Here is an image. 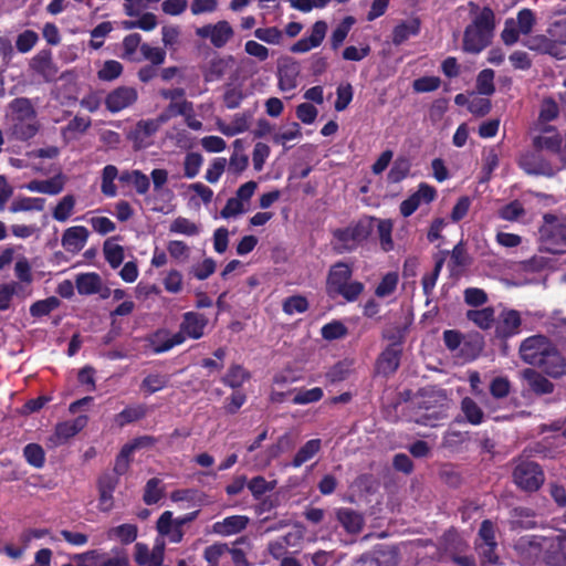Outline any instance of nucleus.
<instances>
[{
    "label": "nucleus",
    "mask_w": 566,
    "mask_h": 566,
    "mask_svg": "<svg viewBox=\"0 0 566 566\" xmlns=\"http://www.w3.org/2000/svg\"><path fill=\"white\" fill-rule=\"evenodd\" d=\"M356 566H397V560L392 553H380L377 556L363 557Z\"/></svg>",
    "instance_id": "nucleus-62"
},
{
    "label": "nucleus",
    "mask_w": 566,
    "mask_h": 566,
    "mask_svg": "<svg viewBox=\"0 0 566 566\" xmlns=\"http://www.w3.org/2000/svg\"><path fill=\"white\" fill-rule=\"evenodd\" d=\"M324 396L322 388L295 389L292 402L294 405H307L319 401Z\"/></svg>",
    "instance_id": "nucleus-54"
},
{
    "label": "nucleus",
    "mask_w": 566,
    "mask_h": 566,
    "mask_svg": "<svg viewBox=\"0 0 566 566\" xmlns=\"http://www.w3.org/2000/svg\"><path fill=\"white\" fill-rule=\"evenodd\" d=\"M148 343L154 353L160 354L181 345L182 336L168 329H158L148 337Z\"/></svg>",
    "instance_id": "nucleus-24"
},
{
    "label": "nucleus",
    "mask_w": 566,
    "mask_h": 566,
    "mask_svg": "<svg viewBox=\"0 0 566 566\" xmlns=\"http://www.w3.org/2000/svg\"><path fill=\"white\" fill-rule=\"evenodd\" d=\"M21 292V285L18 282L0 284V311L8 310L12 297L19 295Z\"/></svg>",
    "instance_id": "nucleus-60"
},
{
    "label": "nucleus",
    "mask_w": 566,
    "mask_h": 566,
    "mask_svg": "<svg viewBox=\"0 0 566 566\" xmlns=\"http://www.w3.org/2000/svg\"><path fill=\"white\" fill-rule=\"evenodd\" d=\"M548 537L525 535L520 537L514 544V549L520 563L525 566H539L546 564V553L548 552Z\"/></svg>",
    "instance_id": "nucleus-4"
},
{
    "label": "nucleus",
    "mask_w": 566,
    "mask_h": 566,
    "mask_svg": "<svg viewBox=\"0 0 566 566\" xmlns=\"http://www.w3.org/2000/svg\"><path fill=\"white\" fill-rule=\"evenodd\" d=\"M327 31L325 21H316L310 32V35L302 38L291 46L293 53H305L321 45Z\"/></svg>",
    "instance_id": "nucleus-23"
},
{
    "label": "nucleus",
    "mask_w": 566,
    "mask_h": 566,
    "mask_svg": "<svg viewBox=\"0 0 566 566\" xmlns=\"http://www.w3.org/2000/svg\"><path fill=\"white\" fill-rule=\"evenodd\" d=\"M555 19L549 23L546 32L554 36L557 45H566V7L554 11Z\"/></svg>",
    "instance_id": "nucleus-33"
},
{
    "label": "nucleus",
    "mask_w": 566,
    "mask_h": 566,
    "mask_svg": "<svg viewBox=\"0 0 566 566\" xmlns=\"http://www.w3.org/2000/svg\"><path fill=\"white\" fill-rule=\"evenodd\" d=\"M352 276V269L345 263L335 264L328 274L327 290L331 294H335L344 286Z\"/></svg>",
    "instance_id": "nucleus-31"
},
{
    "label": "nucleus",
    "mask_w": 566,
    "mask_h": 566,
    "mask_svg": "<svg viewBox=\"0 0 566 566\" xmlns=\"http://www.w3.org/2000/svg\"><path fill=\"white\" fill-rule=\"evenodd\" d=\"M535 14L531 9H522L516 19H507L501 33V39L506 45L515 44L521 34H528L535 25Z\"/></svg>",
    "instance_id": "nucleus-5"
},
{
    "label": "nucleus",
    "mask_w": 566,
    "mask_h": 566,
    "mask_svg": "<svg viewBox=\"0 0 566 566\" xmlns=\"http://www.w3.org/2000/svg\"><path fill=\"white\" fill-rule=\"evenodd\" d=\"M251 374L241 365L233 364L222 377V382L233 390L240 389L249 379Z\"/></svg>",
    "instance_id": "nucleus-37"
},
{
    "label": "nucleus",
    "mask_w": 566,
    "mask_h": 566,
    "mask_svg": "<svg viewBox=\"0 0 566 566\" xmlns=\"http://www.w3.org/2000/svg\"><path fill=\"white\" fill-rule=\"evenodd\" d=\"M467 317L480 328L488 329L494 322V311L490 307L471 310L467 313Z\"/></svg>",
    "instance_id": "nucleus-51"
},
{
    "label": "nucleus",
    "mask_w": 566,
    "mask_h": 566,
    "mask_svg": "<svg viewBox=\"0 0 566 566\" xmlns=\"http://www.w3.org/2000/svg\"><path fill=\"white\" fill-rule=\"evenodd\" d=\"M520 325V313L517 311L510 310L501 314L496 329L501 336L509 337L518 332Z\"/></svg>",
    "instance_id": "nucleus-35"
},
{
    "label": "nucleus",
    "mask_w": 566,
    "mask_h": 566,
    "mask_svg": "<svg viewBox=\"0 0 566 566\" xmlns=\"http://www.w3.org/2000/svg\"><path fill=\"white\" fill-rule=\"evenodd\" d=\"M336 516L342 526L348 532V533H359L361 531L364 520L363 516L350 510V509H338L336 511Z\"/></svg>",
    "instance_id": "nucleus-39"
},
{
    "label": "nucleus",
    "mask_w": 566,
    "mask_h": 566,
    "mask_svg": "<svg viewBox=\"0 0 566 566\" xmlns=\"http://www.w3.org/2000/svg\"><path fill=\"white\" fill-rule=\"evenodd\" d=\"M123 72V65L115 60L105 61L97 72V77L101 81H114L120 76Z\"/></svg>",
    "instance_id": "nucleus-61"
},
{
    "label": "nucleus",
    "mask_w": 566,
    "mask_h": 566,
    "mask_svg": "<svg viewBox=\"0 0 566 566\" xmlns=\"http://www.w3.org/2000/svg\"><path fill=\"white\" fill-rule=\"evenodd\" d=\"M90 231L84 226H72L66 228L61 237L62 248L71 254H77L86 245Z\"/></svg>",
    "instance_id": "nucleus-18"
},
{
    "label": "nucleus",
    "mask_w": 566,
    "mask_h": 566,
    "mask_svg": "<svg viewBox=\"0 0 566 566\" xmlns=\"http://www.w3.org/2000/svg\"><path fill=\"white\" fill-rule=\"evenodd\" d=\"M157 538L165 542L167 538L170 543H180L184 537V531L179 527L178 522L172 515V512L165 511L156 522Z\"/></svg>",
    "instance_id": "nucleus-21"
},
{
    "label": "nucleus",
    "mask_w": 566,
    "mask_h": 566,
    "mask_svg": "<svg viewBox=\"0 0 566 566\" xmlns=\"http://www.w3.org/2000/svg\"><path fill=\"white\" fill-rule=\"evenodd\" d=\"M137 526L134 524H122L108 531V537L115 538L123 544L133 543L137 537Z\"/></svg>",
    "instance_id": "nucleus-50"
},
{
    "label": "nucleus",
    "mask_w": 566,
    "mask_h": 566,
    "mask_svg": "<svg viewBox=\"0 0 566 566\" xmlns=\"http://www.w3.org/2000/svg\"><path fill=\"white\" fill-rule=\"evenodd\" d=\"M553 344L543 335H535L524 339L520 346L521 358L530 365L542 363L552 350Z\"/></svg>",
    "instance_id": "nucleus-7"
},
{
    "label": "nucleus",
    "mask_w": 566,
    "mask_h": 566,
    "mask_svg": "<svg viewBox=\"0 0 566 566\" xmlns=\"http://www.w3.org/2000/svg\"><path fill=\"white\" fill-rule=\"evenodd\" d=\"M494 525L491 521L485 520L482 522L479 530V535L475 541V548L483 559L490 564L497 562V555L494 553L496 548Z\"/></svg>",
    "instance_id": "nucleus-8"
},
{
    "label": "nucleus",
    "mask_w": 566,
    "mask_h": 566,
    "mask_svg": "<svg viewBox=\"0 0 566 566\" xmlns=\"http://www.w3.org/2000/svg\"><path fill=\"white\" fill-rule=\"evenodd\" d=\"M537 149H545L559 155L566 161V134L563 137L555 128L546 127L533 140Z\"/></svg>",
    "instance_id": "nucleus-15"
},
{
    "label": "nucleus",
    "mask_w": 566,
    "mask_h": 566,
    "mask_svg": "<svg viewBox=\"0 0 566 566\" xmlns=\"http://www.w3.org/2000/svg\"><path fill=\"white\" fill-rule=\"evenodd\" d=\"M400 360V349L397 345H391L386 348L380 355L377 364L378 371L388 375L394 373Z\"/></svg>",
    "instance_id": "nucleus-36"
},
{
    "label": "nucleus",
    "mask_w": 566,
    "mask_h": 566,
    "mask_svg": "<svg viewBox=\"0 0 566 566\" xmlns=\"http://www.w3.org/2000/svg\"><path fill=\"white\" fill-rule=\"evenodd\" d=\"M522 379L537 395L551 394L554 389V385L547 378L531 368L523 370Z\"/></svg>",
    "instance_id": "nucleus-29"
},
{
    "label": "nucleus",
    "mask_w": 566,
    "mask_h": 566,
    "mask_svg": "<svg viewBox=\"0 0 566 566\" xmlns=\"http://www.w3.org/2000/svg\"><path fill=\"white\" fill-rule=\"evenodd\" d=\"M234 67V59L232 56L214 59L209 63L206 71L207 81H217L229 73Z\"/></svg>",
    "instance_id": "nucleus-40"
},
{
    "label": "nucleus",
    "mask_w": 566,
    "mask_h": 566,
    "mask_svg": "<svg viewBox=\"0 0 566 566\" xmlns=\"http://www.w3.org/2000/svg\"><path fill=\"white\" fill-rule=\"evenodd\" d=\"M146 413V409L142 405L137 406H129L126 407L123 411H120L116 418L115 421L119 427H124L127 423H130L133 421H136L140 418H143Z\"/></svg>",
    "instance_id": "nucleus-56"
},
{
    "label": "nucleus",
    "mask_w": 566,
    "mask_h": 566,
    "mask_svg": "<svg viewBox=\"0 0 566 566\" xmlns=\"http://www.w3.org/2000/svg\"><path fill=\"white\" fill-rule=\"evenodd\" d=\"M203 164V157L199 153H188L184 159V175L188 179L195 178Z\"/></svg>",
    "instance_id": "nucleus-59"
},
{
    "label": "nucleus",
    "mask_w": 566,
    "mask_h": 566,
    "mask_svg": "<svg viewBox=\"0 0 566 566\" xmlns=\"http://www.w3.org/2000/svg\"><path fill=\"white\" fill-rule=\"evenodd\" d=\"M276 486V481H268L263 476H255L248 483V489L255 500L261 499L265 493L271 492Z\"/></svg>",
    "instance_id": "nucleus-57"
},
{
    "label": "nucleus",
    "mask_w": 566,
    "mask_h": 566,
    "mask_svg": "<svg viewBox=\"0 0 566 566\" xmlns=\"http://www.w3.org/2000/svg\"><path fill=\"white\" fill-rule=\"evenodd\" d=\"M420 23L417 19H409L396 25L392 33V42L397 45L403 43L409 38L418 34Z\"/></svg>",
    "instance_id": "nucleus-43"
},
{
    "label": "nucleus",
    "mask_w": 566,
    "mask_h": 566,
    "mask_svg": "<svg viewBox=\"0 0 566 566\" xmlns=\"http://www.w3.org/2000/svg\"><path fill=\"white\" fill-rule=\"evenodd\" d=\"M45 200L39 197H18L15 198L11 206V212H21V211H41L44 209Z\"/></svg>",
    "instance_id": "nucleus-47"
},
{
    "label": "nucleus",
    "mask_w": 566,
    "mask_h": 566,
    "mask_svg": "<svg viewBox=\"0 0 566 566\" xmlns=\"http://www.w3.org/2000/svg\"><path fill=\"white\" fill-rule=\"evenodd\" d=\"M14 274L19 280L18 283L21 285V291L23 290V285H30L32 283V268L29 260L25 256H19L17 259L14 265Z\"/></svg>",
    "instance_id": "nucleus-53"
},
{
    "label": "nucleus",
    "mask_w": 566,
    "mask_h": 566,
    "mask_svg": "<svg viewBox=\"0 0 566 566\" xmlns=\"http://www.w3.org/2000/svg\"><path fill=\"white\" fill-rule=\"evenodd\" d=\"M87 424V417L80 416L73 420L59 422L54 432L48 438V447L56 448L65 444L71 438L75 437Z\"/></svg>",
    "instance_id": "nucleus-9"
},
{
    "label": "nucleus",
    "mask_w": 566,
    "mask_h": 566,
    "mask_svg": "<svg viewBox=\"0 0 566 566\" xmlns=\"http://www.w3.org/2000/svg\"><path fill=\"white\" fill-rule=\"evenodd\" d=\"M76 197L67 193L59 199L56 205L52 208V218L57 222H66L75 213Z\"/></svg>",
    "instance_id": "nucleus-32"
},
{
    "label": "nucleus",
    "mask_w": 566,
    "mask_h": 566,
    "mask_svg": "<svg viewBox=\"0 0 566 566\" xmlns=\"http://www.w3.org/2000/svg\"><path fill=\"white\" fill-rule=\"evenodd\" d=\"M254 36L270 45H281L284 40V33L276 27L258 28Z\"/></svg>",
    "instance_id": "nucleus-52"
},
{
    "label": "nucleus",
    "mask_w": 566,
    "mask_h": 566,
    "mask_svg": "<svg viewBox=\"0 0 566 566\" xmlns=\"http://www.w3.org/2000/svg\"><path fill=\"white\" fill-rule=\"evenodd\" d=\"M23 455L29 464L34 468H42L45 462V454L40 444L29 443L23 449Z\"/></svg>",
    "instance_id": "nucleus-58"
},
{
    "label": "nucleus",
    "mask_w": 566,
    "mask_h": 566,
    "mask_svg": "<svg viewBox=\"0 0 566 566\" xmlns=\"http://www.w3.org/2000/svg\"><path fill=\"white\" fill-rule=\"evenodd\" d=\"M208 324V318L197 312H187L182 316L179 331L176 334L182 336V343L187 337L199 339L205 334V328Z\"/></svg>",
    "instance_id": "nucleus-17"
},
{
    "label": "nucleus",
    "mask_w": 566,
    "mask_h": 566,
    "mask_svg": "<svg viewBox=\"0 0 566 566\" xmlns=\"http://www.w3.org/2000/svg\"><path fill=\"white\" fill-rule=\"evenodd\" d=\"M171 234L197 237L201 233V224L186 217H177L169 223Z\"/></svg>",
    "instance_id": "nucleus-34"
},
{
    "label": "nucleus",
    "mask_w": 566,
    "mask_h": 566,
    "mask_svg": "<svg viewBox=\"0 0 566 566\" xmlns=\"http://www.w3.org/2000/svg\"><path fill=\"white\" fill-rule=\"evenodd\" d=\"M418 406L419 412L416 417V422L436 427L441 420L447 418L449 399L442 390L426 389L420 395Z\"/></svg>",
    "instance_id": "nucleus-2"
},
{
    "label": "nucleus",
    "mask_w": 566,
    "mask_h": 566,
    "mask_svg": "<svg viewBox=\"0 0 566 566\" xmlns=\"http://www.w3.org/2000/svg\"><path fill=\"white\" fill-rule=\"evenodd\" d=\"M91 126V119L88 117L76 116L66 125L63 129V135L66 138H75L87 130Z\"/></svg>",
    "instance_id": "nucleus-63"
},
{
    "label": "nucleus",
    "mask_w": 566,
    "mask_h": 566,
    "mask_svg": "<svg viewBox=\"0 0 566 566\" xmlns=\"http://www.w3.org/2000/svg\"><path fill=\"white\" fill-rule=\"evenodd\" d=\"M153 443V439L149 437H140L132 441L130 443L125 444L115 462V471L117 474H123L126 472L129 465L130 455L135 450L148 447Z\"/></svg>",
    "instance_id": "nucleus-28"
},
{
    "label": "nucleus",
    "mask_w": 566,
    "mask_h": 566,
    "mask_svg": "<svg viewBox=\"0 0 566 566\" xmlns=\"http://www.w3.org/2000/svg\"><path fill=\"white\" fill-rule=\"evenodd\" d=\"M301 82V65L291 57L279 61L277 86L281 92L289 93L296 90Z\"/></svg>",
    "instance_id": "nucleus-10"
},
{
    "label": "nucleus",
    "mask_w": 566,
    "mask_h": 566,
    "mask_svg": "<svg viewBox=\"0 0 566 566\" xmlns=\"http://www.w3.org/2000/svg\"><path fill=\"white\" fill-rule=\"evenodd\" d=\"M66 182V175H64L63 172H57L56 175L49 179L31 180L30 182L24 185L23 188L31 192L56 196L64 190Z\"/></svg>",
    "instance_id": "nucleus-19"
},
{
    "label": "nucleus",
    "mask_w": 566,
    "mask_h": 566,
    "mask_svg": "<svg viewBox=\"0 0 566 566\" xmlns=\"http://www.w3.org/2000/svg\"><path fill=\"white\" fill-rule=\"evenodd\" d=\"M471 23L463 34V51L478 54L492 41L495 29V15L489 7L480 8L473 2L468 3Z\"/></svg>",
    "instance_id": "nucleus-1"
},
{
    "label": "nucleus",
    "mask_w": 566,
    "mask_h": 566,
    "mask_svg": "<svg viewBox=\"0 0 566 566\" xmlns=\"http://www.w3.org/2000/svg\"><path fill=\"white\" fill-rule=\"evenodd\" d=\"M514 483L525 492L537 491L544 483V473L539 465L531 461H521L513 471Z\"/></svg>",
    "instance_id": "nucleus-6"
},
{
    "label": "nucleus",
    "mask_w": 566,
    "mask_h": 566,
    "mask_svg": "<svg viewBox=\"0 0 566 566\" xmlns=\"http://www.w3.org/2000/svg\"><path fill=\"white\" fill-rule=\"evenodd\" d=\"M322 441L319 439L308 440L305 444H303L296 454L294 455L291 464L294 468H300L305 462L312 460L321 450Z\"/></svg>",
    "instance_id": "nucleus-41"
},
{
    "label": "nucleus",
    "mask_w": 566,
    "mask_h": 566,
    "mask_svg": "<svg viewBox=\"0 0 566 566\" xmlns=\"http://www.w3.org/2000/svg\"><path fill=\"white\" fill-rule=\"evenodd\" d=\"M118 176V169L114 165H107L103 168L102 171V192L109 198H113L117 195V188L114 184Z\"/></svg>",
    "instance_id": "nucleus-48"
},
{
    "label": "nucleus",
    "mask_w": 566,
    "mask_h": 566,
    "mask_svg": "<svg viewBox=\"0 0 566 566\" xmlns=\"http://www.w3.org/2000/svg\"><path fill=\"white\" fill-rule=\"evenodd\" d=\"M60 305V301L55 296L33 303L30 307V313L33 317H41L50 314Z\"/></svg>",
    "instance_id": "nucleus-64"
},
{
    "label": "nucleus",
    "mask_w": 566,
    "mask_h": 566,
    "mask_svg": "<svg viewBox=\"0 0 566 566\" xmlns=\"http://www.w3.org/2000/svg\"><path fill=\"white\" fill-rule=\"evenodd\" d=\"M115 490V482L112 478H103L98 481V509L103 512H108L114 506L113 492Z\"/></svg>",
    "instance_id": "nucleus-42"
},
{
    "label": "nucleus",
    "mask_w": 566,
    "mask_h": 566,
    "mask_svg": "<svg viewBox=\"0 0 566 566\" xmlns=\"http://www.w3.org/2000/svg\"><path fill=\"white\" fill-rule=\"evenodd\" d=\"M245 515H231L212 525V532L220 536H231L242 532L249 524Z\"/></svg>",
    "instance_id": "nucleus-27"
},
{
    "label": "nucleus",
    "mask_w": 566,
    "mask_h": 566,
    "mask_svg": "<svg viewBox=\"0 0 566 566\" xmlns=\"http://www.w3.org/2000/svg\"><path fill=\"white\" fill-rule=\"evenodd\" d=\"M137 91L129 86L113 90L105 99L106 107L112 113L120 112L137 101Z\"/></svg>",
    "instance_id": "nucleus-20"
},
{
    "label": "nucleus",
    "mask_w": 566,
    "mask_h": 566,
    "mask_svg": "<svg viewBox=\"0 0 566 566\" xmlns=\"http://www.w3.org/2000/svg\"><path fill=\"white\" fill-rule=\"evenodd\" d=\"M518 166L528 175L551 177L555 174V168L539 153L533 150L524 151L520 156Z\"/></svg>",
    "instance_id": "nucleus-16"
},
{
    "label": "nucleus",
    "mask_w": 566,
    "mask_h": 566,
    "mask_svg": "<svg viewBox=\"0 0 566 566\" xmlns=\"http://www.w3.org/2000/svg\"><path fill=\"white\" fill-rule=\"evenodd\" d=\"M175 503H180V509L187 510L198 507L203 504V494L196 490H177L170 494Z\"/></svg>",
    "instance_id": "nucleus-38"
},
{
    "label": "nucleus",
    "mask_w": 566,
    "mask_h": 566,
    "mask_svg": "<svg viewBox=\"0 0 566 566\" xmlns=\"http://www.w3.org/2000/svg\"><path fill=\"white\" fill-rule=\"evenodd\" d=\"M537 365L542 366L545 373L554 378L560 377L566 373V360L554 346L544 357L543 361Z\"/></svg>",
    "instance_id": "nucleus-30"
},
{
    "label": "nucleus",
    "mask_w": 566,
    "mask_h": 566,
    "mask_svg": "<svg viewBox=\"0 0 566 566\" xmlns=\"http://www.w3.org/2000/svg\"><path fill=\"white\" fill-rule=\"evenodd\" d=\"M541 244L551 253L566 251V216L546 213L539 228Z\"/></svg>",
    "instance_id": "nucleus-3"
},
{
    "label": "nucleus",
    "mask_w": 566,
    "mask_h": 566,
    "mask_svg": "<svg viewBox=\"0 0 566 566\" xmlns=\"http://www.w3.org/2000/svg\"><path fill=\"white\" fill-rule=\"evenodd\" d=\"M461 410L467 419L473 426H478L483 422L484 413L480 406L471 398L465 397L461 401Z\"/></svg>",
    "instance_id": "nucleus-49"
},
{
    "label": "nucleus",
    "mask_w": 566,
    "mask_h": 566,
    "mask_svg": "<svg viewBox=\"0 0 566 566\" xmlns=\"http://www.w3.org/2000/svg\"><path fill=\"white\" fill-rule=\"evenodd\" d=\"M444 542V548L438 553V559L451 560L458 566H476L473 557L461 554L465 544L460 542L455 534H448Z\"/></svg>",
    "instance_id": "nucleus-13"
},
{
    "label": "nucleus",
    "mask_w": 566,
    "mask_h": 566,
    "mask_svg": "<svg viewBox=\"0 0 566 566\" xmlns=\"http://www.w3.org/2000/svg\"><path fill=\"white\" fill-rule=\"evenodd\" d=\"M546 264V260L543 256H534L528 261L522 262L515 266V275L511 280H506V283L513 286L533 284L536 282L535 273L542 271Z\"/></svg>",
    "instance_id": "nucleus-12"
},
{
    "label": "nucleus",
    "mask_w": 566,
    "mask_h": 566,
    "mask_svg": "<svg viewBox=\"0 0 566 566\" xmlns=\"http://www.w3.org/2000/svg\"><path fill=\"white\" fill-rule=\"evenodd\" d=\"M75 283L78 293L85 295L97 293L102 286V280L97 273L80 274Z\"/></svg>",
    "instance_id": "nucleus-46"
},
{
    "label": "nucleus",
    "mask_w": 566,
    "mask_h": 566,
    "mask_svg": "<svg viewBox=\"0 0 566 566\" xmlns=\"http://www.w3.org/2000/svg\"><path fill=\"white\" fill-rule=\"evenodd\" d=\"M546 564L549 566H566V533L548 537Z\"/></svg>",
    "instance_id": "nucleus-25"
},
{
    "label": "nucleus",
    "mask_w": 566,
    "mask_h": 566,
    "mask_svg": "<svg viewBox=\"0 0 566 566\" xmlns=\"http://www.w3.org/2000/svg\"><path fill=\"white\" fill-rule=\"evenodd\" d=\"M530 50L537 51L543 54H549L554 57L562 59L563 50L559 48L554 39L547 32L546 34H539L530 38L524 43Z\"/></svg>",
    "instance_id": "nucleus-26"
},
{
    "label": "nucleus",
    "mask_w": 566,
    "mask_h": 566,
    "mask_svg": "<svg viewBox=\"0 0 566 566\" xmlns=\"http://www.w3.org/2000/svg\"><path fill=\"white\" fill-rule=\"evenodd\" d=\"M371 222L373 220H360L346 229L337 230L335 237L342 243L344 250H352L368 238L371 231Z\"/></svg>",
    "instance_id": "nucleus-11"
},
{
    "label": "nucleus",
    "mask_w": 566,
    "mask_h": 566,
    "mask_svg": "<svg viewBox=\"0 0 566 566\" xmlns=\"http://www.w3.org/2000/svg\"><path fill=\"white\" fill-rule=\"evenodd\" d=\"M196 34L201 39H209L214 48H223L233 38L234 31L228 21L221 20L198 28Z\"/></svg>",
    "instance_id": "nucleus-14"
},
{
    "label": "nucleus",
    "mask_w": 566,
    "mask_h": 566,
    "mask_svg": "<svg viewBox=\"0 0 566 566\" xmlns=\"http://www.w3.org/2000/svg\"><path fill=\"white\" fill-rule=\"evenodd\" d=\"M119 180L133 185L139 195L147 193L150 187L149 178L140 170L123 171Z\"/></svg>",
    "instance_id": "nucleus-45"
},
{
    "label": "nucleus",
    "mask_w": 566,
    "mask_h": 566,
    "mask_svg": "<svg viewBox=\"0 0 566 566\" xmlns=\"http://www.w3.org/2000/svg\"><path fill=\"white\" fill-rule=\"evenodd\" d=\"M168 381L169 378L166 375L149 374L143 379L140 387L146 394L151 395L164 389Z\"/></svg>",
    "instance_id": "nucleus-55"
},
{
    "label": "nucleus",
    "mask_w": 566,
    "mask_h": 566,
    "mask_svg": "<svg viewBox=\"0 0 566 566\" xmlns=\"http://www.w3.org/2000/svg\"><path fill=\"white\" fill-rule=\"evenodd\" d=\"M251 119L252 115L250 113H237L230 118L229 122L217 118L216 128L222 135L227 137H233L245 133L250 128Z\"/></svg>",
    "instance_id": "nucleus-22"
},
{
    "label": "nucleus",
    "mask_w": 566,
    "mask_h": 566,
    "mask_svg": "<svg viewBox=\"0 0 566 566\" xmlns=\"http://www.w3.org/2000/svg\"><path fill=\"white\" fill-rule=\"evenodd\" d=\"M103 253L113 269H117L124 260V248L116 242V238H109L104 242Z\"/></svg>",
    "instance_id": "nucleus-44"
}]
</instances>
